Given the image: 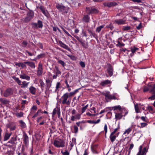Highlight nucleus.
<instances>
[{"instance_id": "obj_1", "label": "nucleus", "mask_w": 155, "mask_h": 155, "mask_svg": "<svg viewBox=\"0 0 155 155\" xmlns=\"http://www.w3.org/2000/svg\"><path fill=\"white\" fill-rule=\"evenodd\" d=\"M143 91L146 92L149 91L150 92L152 95L148 97V99L153 100L155 99V83L154 84H149L147 87H145L143 88Z\"/></svg>"}, {"instance_id": "obj_2", "label": "nucleus", "mask_w": 155, "mask_h": 155, "mask_svg": "<svg viewBox=\"0 0 155 155\" xmlns=\"http://www.w3.org/2000/svg\"><path fill=\"white\" fill-rule=\"evenodd\" d=\"M68 93H66L64 94L61 97V101L62 104H66L67 105H70L71 101L68 100Z\"/></svg>"}, {"instance_id": "obj_3", "label": "nucleus", "mask_w": 155, "mask_h": 155, "mask_svg": "<svg viewBox=\"0 0 155 155\" xmlns=\"http://www.w3.org/2000/svg\"><path fill=\"white\" fill-rule=\"evenodd\" d=\"M102 94L105 96V100L107 102L110 101L111 100H116L117 99L114 95H111L109 91L103 92L102 93Z\"/></svg>"}, {"instance_id": "obj_4", "label": "nucleus", "mask_w": 155, "mask_h": 155, "mask_svg": "<svg viewBox=\"0 0 155 155\" xmlns=\"http://www.w3.org/2000/svg\"><path fill=\"white\" fill-rule=\"evenodd\" d=\"M53 144L57 147H63L64 146L65 142L63 140L58 139L54 140Z\"/></svg>"}, {"instance_id": "obj_5", "label": "nucleus", "mask_w": 155, "mask_h": 155, "mask_svg": "<svg viewBox=\"0 0 155 155\" xmlns=\"http://www.w3.org/2000/svg\"><path fill=\"white\" fill-rule=\"evenodd\" d=\"M56 8L58 10L59 12H61L64 13H67L68 12V8L59 4L57 5Z\"/></svg>"}, {"instance_id": "obj_6", "label": "nucleus", "mask_w": 155, "mask_h": 155, "mask_svg": "<svg viewBox=\"0 0 155 155\" xmlns=\"http://www.w3.org/2000/svg\"><path fill=\"white\" fill-rule=\"evenodd\" d=\"M34 16V12L32 11H29L27 14V16L25 18L24 21L26 22L30 21Z\"/></svg>"}, {"instance_id": "obj_7", "label": "nucleus", "mask_w": 155, "mask_h": 155, "mask_svg": "<svg viewBox=\"0 0 155 155\" xmlns=\"http://www.w3.org/2000/svg\"><path fill=\"white\" fill-rule=\"evenodd\" d=\"M53 71V72L54 73L53 76V78L54 79L57 78V77L59 76V75L61 74V71L59 70L58 67L57 66H55Z\"/></svg>"}, {"instance_id": "obj_8", "label": "nucleus", "mask_w": 155, "mask_h": 155, "mask_svg": "<svg viewBox=\"0 0 155 155\" xmlns=\"http://www.w3.org/2000/svg\"><path fill=\"white\" fill-rule=\"evenodd\" d=\"M142 145L140 146L139 148V151L137 155H146L147 151V150L146 147H144L142 150Z\"/></svg>"}, {"instance_id": "obj_9", "label": "nucleus", "mask_w": 155, "mask_h": 155, "mask_svg": "<svg viewBox=\"0 0 155 155\" xmlns=\"http://www.w3.org/2000/svg\"><path fill=\"white\" fill-rule=\"evenodd\" d=\"M120 133L119 132H117L116 134H114L113 133H111L110 135L109 138L110 140L112 143H113L114 142L116 138L118 137Z\"/></svg>"}, {"instance_id": "obj_10", "label": "nucleus", "mask_w": 155, "mask_h": 155, "mask_svg": "<svg viewBox=\"0 0 155 155\" xmlns=\"http://www.w3.org/2000/svg\"><path fill=\"white\" fill-rule=\"evenodd\" d=\"M117 5V3L115 2H105L104 3V6L107 7L109 8L111 7L116 6Z\"/></svg>"}, {"instance_id": "obj_11", "label": "nucleus", "mask_w": 155, "mask_h": 155, "mask_svg": "<svg viewBox=\"0 0 155 155\" xmlns=\"http://www.w3.org/2000/svg\"><path fill=\"white\" fill-rule=\"evenodd\" d=\"M42 65L41 63H39L38 64L37 74L38 76H40L42 75Z\"/></svg>"}, {"instance_id": "obj_12", "label": "nucleus", "mask_w": 155, "mask_h": 155, "mask_svg": "<svg viewBox=\"0 0 155 155\" xmlns=\"http://www.w3.org/2000/svg\"><path fill=\"white\" fill-rule=\"evenodd\" d=\"M23 141L25 145L27 146L28 144L29 143V137L25 133V132H24L23 135Z\"/></svg>"}, {"instance_id": "obj_13", "label": "nucleus", "mask_w": 155, "mask_h": 155, "mask_svg": "<svg viewBox=\"0 0 155 155\" xmlns=\"http://www.w3.org/2000/svg\"><path fill=\"white\" fill-rule=\"evenodd\" d=\"M13 92L11 88H8L6 89L4 93V96L5 97H8L12 94Z\"/></svg>"}, {"instance_id": "obj_14", "label": "nucleus", "mask_w": 155, "mask_h": 155, "mask_svg": "<svg viewBox=\"0 0 155 155\" xmlns=\"http://www.w3.org/2000/svg\"><path fill=\"white\" fill-rule=\"evenodd\" d=\"M39 8L45 15L47 17L49 16V13L48 11L43 6H41Z\"/></svg>"}, {"instance_id": "obj_15", "label": "nucleus", "mask_w": 155, "mask_h": 155, "mask_svg": "<svg viewBox=\"0 0 155 155\" xmlns=\"http://www.w3.org/2000/svg\"><path fill=\"white\" fill-rule=\"evenodd\" d=\"M60 112V107L57 106L53 110L52 113V117H54L56 114H58Z\"/></svg>"}, {"instance_id": "obj_16", "label": "nucleus", "mask_w": 155, "mask_h": 155, "mask_svg": "<svg viewBox=\"0 0 155 155\" xmlns=\"http://www.w3.org/2000/svg\"><path fill=\"white\" fill-rule=\"evenodd\" d=\"M29 92L33 95H35L36 91V89L32 86H31L29 88Z\"/></svg>"}, {"instance_id": "obj_17", "label": "nucleus", "mask_w": 155, "mask_h": 155, "mask_svg": "<svg viewBox=\"0 0 155 155\" xmlns=\"http://www.w3.org/2000/svg\"><path fill=\"white\" fill-rule=\"evenodd\" d=\"M20 78L22 79H25L28 81H29L30 79V77L25 73L20 74Z\"/></svg>"}, {"instance_id": "obj_18", "label": "nucleus", "mask_w": 155, "mask_h": 155, "mask_svg": "<svg viewBox=\"0 0 155 155\" xmlns=\"http://www.w3.org/2000/svg\"><path fill=\"white\" fill-rule=\"evenodd\" d=\"M25 63H26L28 66H30L32 69H34L35 67V64L33 62L29 61H25Z\"/></svg>"}, {"instance_id": "obj_19", "label": "nucleus", "mask_w": 155, "mask_h": 155, "mask_svg": "<svg viewBox=\"0 0 155 155\" xmlns=\"http://www.w3.org/2000/svg\"><path fill=\"white\" fill-rule=\"evenodd\" d=\"M58 44L61 47L67 50H69V48L63 42H62V41H59Z\"/></svg>"}, {"instance_id": "obj_20", "label": "nucleus", "mask_w": 155, "mask_h": 155, "mask_svg": "<svg viewBox=\"0 0 155 155\" xmlns=\"http://www.w3.org/2000/svg\"><path fill=\"white\" fill-rule=\"evenodd\" d=\"M114 22L118 25H121L125 24V21L122 19H116L115 20Z\"/></svg>"}, {"instance_id": "obj_21", "label": "nucleus", "mask_w": 155, "mask_h": 155, "mask_svg": "<svg viewBox=\"0 0 155 155\" xmlns=\"http://www.w3.org/2000/svg\"><path fill=\"white\" fill-rule=\"evenodd\" d=\"M111 83V81L109 80H106L104 81L101 82L100 84V85L103 86H104L106 85L109 84Z\"/></svg>"}, {"instance_id": "obj_22", "label": "nucleus", "mask_w": 155, "mask_h": 155, "mask_svg": "<svg viewBox=\"0 0 155 155\" xmlns=\"http://www.w3.org/2000/svg\"><path fill=\"white\" fill-rule=\"evenodd\" d=\"M90 18L88 15H86L84 16L82 19V21L86 22H88L89 21Z\"/></svg>"}, {"instance_id": "obj_23", "label": "nucleus", "mask_w": 155, "mask_h": 155, "mask_svg": "<svg viewBox=\"0 0 155 155\" xmlns=\"http://www.w3.org/2000/svg\"><path fill=\"white\" fill-rule=\"evenodd\" d=\"M11 134L12 133H8L7 132H6L4 136V141H5L8 140L10 138Z\"/></svg>"}, {"instance_id": "obj_24", "label": "nucleus", "mask_w": 155, "mask_h": 155, "mask_svg": "<svg viewBox=\"0 0 155 155\" xmlns=\"http://www.w3.org/2000/svg\"><path fill=\"white\" fill-rule=\"evenodd\" d=\"M107 71L110 76H111L113 75L112 68L111 66L110 65L109 66L107 69Z\"/></svg>"}, {"instance_id": "obj_25", "label": "nucleus", "mask_w": 155, "mask_h": 155, "mask_svg": "<svg viewBox=\"0 0 155 155\" xmlns=\"http://www.w3.org/2000/svg\"><path fill=\"white\" fill-rule=\"evenodd\" d=\"M123 116L122 113H116L115 117L117 120H120L122 117Z\"/></svg>"}, {"instance_id": "obj_26", "label": "nucleus", "mask_w": 155, "mask_h": 155, "mask_svg": "<svg viewBox=\"0 0 155 155\" xmlns=\"http://www.w3.org/2000/svg\"><path fill=\"white\" fill-rule=\"evenodd\" d=\"M46 82L47 87L48 88V89L49 88L51 85L52 81L48 79L46 80Z\"/></svg>"}, {"instance_id": "obj_27", "label": "nucleus", "mask_w": 155, "mask_h": 155, "mask_svg": "<svg viewBox=\"0 0 155 155\" xmlns=\"http://www.w3.org/2000/svg\"><path fill=\"white\" fill-rule=\"evenodd\" d=\"M132 129L133 127H130L127 129L125 130V131L123 133V134H128L132 131Z\"/></svg>"}, {"instance_id": "obj_28", "label": "nucleus", "mask_w": 155, "mask_h": 155, "mask_svg": "<svg viewBox=\"0 0 155 155\" xmlns=\"http://www.w3.org/2000/svg\"><path fill=\"white\" fill-rule=\"evenodd\" d=\"M29 82H27L26 81H24L22 82V84H21V88H25L27 87L29 84Z\"/></svg>"}, {"instance_id": "obj_29", "label": "nucleus", "mask_w": 155, "mask_h": 155, "mask_svg": "<svg viewBox=\"0 0 155 155\" xmlns=\"http://www.w3.org/2000/svg\"><path fill=\"white\" fill-rule=\"evenodd\" d=\"M16 141V139L14 137H12L9 141H8V143H11L12 144H15V142Z\"/></svg>"}, {"instance_id": "obj_30", "label": "nucleus", "mask_w": 155, "mask_h": 155, "mask_svg": "<svg viewBox=\"0 0 155 155\" xmlns=\"http://www.w3.org/2000/svg\"><path fill=\"white\" fill-rule=\"evenodd\" d=\"M12 78L19 85H21V81L18 78H17L15 76H13Z\"/></svg>"}, {"instance_id": "obj_31", "label": "nucleus", "mask_w": 155, "mask_h": 155, "mask_svg": "<svg viewBox=\"0 0 155 155\" xmlns=\"http://www.w3.org/2000/svg\"><path fill=\"white\" fill-rule=\"evenodd\" d=\"M12 78L19 85H21V81L18 78H17L15 76H13Z\"/></svg>"}, {"instance_id": "obj_32", "label": "nucleus", "mask_w": 155, "mask_h": 155, "mask_svg": "<svg viewBox=\"0 0 155 155\" xmlns=\"http://www.w3.org/2000/svg\"><path fill=\"white\" fill-rule=\"evenodd\" d=\"M41 113H42V111L41 110L39 109L38 110L37 112H36L35 114L34 115L32 116V118H35L38 116L40 115V114Z\"/></svg>"}, {"instance_id": "obj_33", "label": "nucleus", "mask_w": 155, "mask_h": 155, "mask_svg": "<svg viewBox=\"0 0 155 155\" xmlns=\"http://www.w3.org/2000/svg\"><path fill=\"white\" fill-rule=\"evenodd\" d=\"M134 108L136 113H138L140 112L138 104H134Z\"/></svg>"}, {"instance_id": "obj_34", "label": "nucleus", "mask_w": 155, "mask_h": 155, "mask_svg": "<svg viewBox=\"0 0 155 155\" xmlns=\"http://www.w3.org/2000/svg\"><path fill=\"white\" fill-rule=\"evenodd\" d=\"M20 124V126L22 128H25L26 127L25 123L22 120H20L19 121Z\"/></svg>"}, {"instance_id": "obj_35", "label": "nucleus", "mask_w": 155, "mask_h": 155, "mask_svg": "<svg viewBox=\"0 0 155 155\" xmlns=\"http://www.w3.org/2000/svg\"><path fill=\"white\" fill-rule=\"evenodd\" d=\"M78 89L75 90L74 91L68 93V97L74 95L78 92Z\"/></svg>"}, {"instance_id": "obj_36", "label": "nucleus", "mask_w": 155, "mask_h": 155, "mask_svg": "<svg viewBox=\"0 0 155 155\" xmlns=\"http://www.w3.org/2000/svg\"><path fill=\"white\" fill-rule=\"evenodd\" d=\"M104 25L97 27L96 29V31L98 32H99L101 30V29L104 27Z\"/></svg>"}, {"instance_id": "obj_37", "label": "nucleus", "mask_w": 155, "mask_h": 155, "mask_svg": "<svg viewBox=\"0 0 155 155\" xmlns=\"http://www.w3.org/2000/svg\"><path fill=\"white\" fill-rule=\"evenodd\" d=\"M37 25L38 28H42L43 27L42 22L40 20H38L37 22Z\"/></svg>"}, {"instance_id": "obj_38", "label": "nucleus", "mask_w": 155, "mask_h": 155, "mask_svg": "<svg viewBox=\"0 0 155 155\" xmlns=\"http://www.w3.org/2000/svg\"><path fill=\"white\" fill-rule=\"evenodd\" d=\"M37 109V107L36 106H33L31 109V113H34L35 112V111H36Z\"/></svg>"}, {"instance_id": "obj_39", "label": "nucleus", "mask_w": 155, "mask_h": 155, "mask_svg": "<svg viewBox=\"0 0 155 155\" xmlns=\"http://www.w3.org/2000/svg\"><path fill=\"white\" fill-rule=\"evenodd\" d=\"M76 138H73L72 139V142L70 143V146L71 147H72L74 146V144H75L76 143Z\"/></svg>"}, {"instance_id": "obj_40", "label": "nucleus", "mask_w": 155, "mask_h": 155, "mask_svg": "<svg viewBox=\"0 0 155 155\" xmlns=\"http://www.w3.org/2000/svg\"><path fill=\"white\" fill-rule=\"evenodd\" d=\"M74 36L77 40L81 42L82 45H83V43L82 42V39L80 38L77 35H74Z\"/></svg>"}, {"instance_id": "obj_41", "label": "nucleus", "mask_w": 155, "mask_h": 155, "mask_svg": "<svg viewBox=\"0 0 155 155\" xmlns=\"http://www.w3.org/2000/svg\"><path fill=\"white\" fill-rule=\"evenodd\" d=\"M0 101L3 104H7L8 103V101L5 98H1L0 99Z\"/></svg>"}, {"instance_id": "obj_42", "label": "nucleus", "mask_w": 155, "mask_h": 155, "mask_svg": "<svg viewBox=\"0 0 155 155\" xmlns=\"http://www.w3.org/2000/svg\"><path fill=\"white\" fill-rule=\"evenodd\" d=\"M147 108L149 110L150 113H153L154 112L153 110L152 107L151 106H148L147 107Z\"/></svg>"}, {"instance_id": "obj_43", "label": "nucleus", "mask_w": 155, "mask_h": 155, "mask_svg": "<svg viewBox=\"0 0 155 155\" xmlns=\"http://www.w3.org/2000/svg\"><path fill=\"white\" fill-rule=\"evenodd\" d=\"M40 84L41 86V87L42 89L43 90V89L44 88V87L45 86V84L43 81H40Z\"/></svg>"}, {"instance_id": "obj_44", "label": "nucleus", "mask_w": 155, "mask_h": 155, "mask_svg": "<svg viewBox=\"0 0 155 155\" xmlns=\"http://www.w3.org/2000/svg\"><path fill=\"white\" fill-rule=\"evenodd\" d=\"M141 126H138L137 127L140 128H142L146 127L147 124L146 123H140Z\"/></svg>"}, {"instance_id": "obj_45", "label": "nucleus", "mask_w": 155, "mask_h": 155, "mask_svg": "<svg viewBox=\"0 0 155 155\" xmlns=\"http://www.w3.org/2000/svg\"><path fill=\"white\" fill-rule=\"evenodd\" d=\"M86 11L88 14H90L91 13V8L89 7H87L86 8Z\"/></svg>"}, {"instance_id": "obj_46", "label": "nucleus", "mask_w": 155, "mask_h": 155, "mask_svg": "<svg viewBox=\"0 0 155 155\" xmlns=\"http://www.w3.org/2000/svg\"><path fill=\"white\" fill-rule=\"evenodd\" d=\"M113 109L114 110H116L118 109L119 110H120L121 109V107L120 105H118L116 106H115L112 107Z\"/></svg>"}, {"instance_id": "obj_47", "label": "nucleus", "mask_w": 155, "mask_h": 155, "mask_svg": "<svg viewBox=\"0 0 155 155\" xmlns=\"http://www.w3.org/2000/svg\"><path fill=\"white\" fill-rule=\"evenodd\" d=\"M120 126L119 124H118L117 127V128L115 129L114 130V131L111 133H113L114 134H115V133H116L117 131L120 129Z\"/></svg>"}, {"instance_id": "obj_48", "label": "nucleus", "mask_w": 155, "mask_h": 155, "mask_svg": "<svg viewBox=\"0 0 155 155\" xmlns=\"http://www.w3.org/2000/svg\"><path fill=\"white\" fill-rule=\"evenodd\" d=\"M117 46H118L120 47L124 46V44L123 43H121L119 41H117Z\"/></svg>"}, {"instance_id": "obj_49", "label": "nucleus", "mask_w": 155, "mask_h": 155, "mask_svg": "<svg viewBox=\"0 0 155 155\" xmlns=\"http://www.w3.org/2000/svg\"><path fill=\"white\" fill-rule=\"evenodd\" d=\"M140 118L141 120L143 121L146 122L148 121V120L147 117H146L142 116L140 117Z\"/></svg>"}, {"instance_id": "obj_50", "label": "nucleus", "mask_w": 155, "mask_h": 155, "mask_svg": "<svg viewBox=\"0 0 155 155\" xmlns=\"http://www.w3.org/2000/svg\"><path fill=\"white\" fill-rule=\"evenodd\" d=\"M58 62L59 63L61 64L63 67H64L65 65V63L61 60H58Z\"/></svg>"}, {"instance_id": "obj_51", "label": "nucleus", "mask_w": 155, "mask_h": 155, "mask_svg": "<svg viewBox=\"0 0 155 155\" xmlns=\"http://www.w3.org/2000/svg\"><path fill=\"white\" fill-rule=\"evenodd\" d=\"M138 48H137L134 47L133 48L131 49V51L132 53L134 54L136 51L138 50Z\"/></svg>"}, {"instance_id": "obj_52", "label": "nucleus", "mask_w": 155, "mask_h": 155, "mask_svg": "<svg viewBox=\"0 0 155 155\" xmlns=\"http://www.w3.org/2000/svg\"><path fill=\"white\" fill-rule=\"evenodd\" d=\"M130 27L129 26H124L123 28V30L124 31L129 30L130 29Z\"/></svg>"}, {"instance_id": "obj_53", "label": "nucleus", "mask_w": 155, "mask_h": 155, "mask_svg": "<svg viewBox=\"0 0 155 155\" xmlns=\"http://www.w3.org/2000/svg\"><path fill=\"white\" fill-rule=\"evenodd\" d=\"M45 56V54H44V53L38 55L37 57V59H39L41 58L44 57Z\"/></svg>"}, {"instance_id": "obj_54", "label": "nucleus", "mask_w": 155, "mask_h": 155, "mask_svg": "<svg viewBox=\"0 0 155 155\" xmlns=\"http://www.w3.org/2000/svg\"><path fill=\"white\" fill-rule=\"evenodd\" d=\"M61 28L63 30V31L66 34H67L68 36L70 37H72L71 36V35H70L69 33L67 31H66L65 29L63 27H61Z\"/></svg>"}, {"instance_id": "obj_55", "label": "nucleus", "mask_w": 155, "mask_h": 155, "mask_svg": "<svg viewBox=\"0 0 155 155\" xmlns=\"http://www.w3.org/2000/svg\"><path fill=\"white\" fill-rule=\"evenodd\" d=\"M32 27L35 28H38L37 23H31Z\"/></svg>"}, {"instance_id": "obj_56", "label": "nucleus", "mask_w": 155, "mask_h": 155, "mask_svg": "<svg viewBox=\"0 0 155 155\" xmlns=\"http://www.w3.org/2000/svg\"><path fill=\"white\" fill-rule=\"evenodd\" d=\"M61 85V84L59 82H58L56 85V89L55 91H56L60 87Z\"/></svg>"}, {"instance_id": "obj_57", "label": "nucleus", "mask_w": 155, "mask_h": 155, "mask_svg": "<svg viewBox=\"0 0 155 155\" xmlns=\"http://www.w3.org/2000/svg\"><path fill=\"white\" fill-rule=\"evenodd\" d=\"M81 114H77L74 115L76 119L77 120H79L81 118Z\"/></svg>"}, {"instance_id": "obj_58", "label": "nucleus", "mask_w": 155, "mask_h": 155, "mask_svg": "<svg viewBox=\"0 0 155 155\" xmlns=\"http://www.w3.org/2000/svg\"><path fill=\"white\" fill-rule=\"evenodd\" d=\"M97 13V10L95 8H91V13Z\"/></svg>"}, {"instance_id": "obj_59", "label": "nucleus", "mask_w": 155, "mask_h": 155, "mask_svg": "<svg viewBox=\"0 0 155 155\" xmlns=\"http://www.w3.org/2000/svg\"><path fill=\"white\" fill-rule=\"evenodd\" d=\"M16 116L19 117H21L23 116V113L22 112H20L19 113L16 114Z\"/></svg>"}, {"instance_id": "obj_60", "label": "nucleus", "mask_w": 155, "mask_h": 155, "mask_svg": "<svg viewBox=\"0 0 155 155\" xmlns=\"http://www.w3.org/2000/svg\"><path fill=\"white\" fill-rule=\"evenodd\" d=\"M74 131L75 133H77L78 131V128L76 126H74Z\"/></svg>"}, {"instance_id": "obj_61", "label": "nucleus", "mask_w": 155, "mask_h": 155, "mask_svg": "<svg viewBox=\"0 0 155 155\" xmlns=\"http://www.w3.org/2000/svg\"><path fill=\"white\" fill-rule=\"evenodd\" d=\"M107 126L106 124H104V130L105 132V135H106L107 132Z\"/></svg>"}, {"instance_id": "obj_62", "label": "nucleus", "mask_w": 155, "mask_h": 155, "mask_svg": "<svg viewBox=\"0 0 155 155\" xmlns=\"http://www.w3.org/2000/svg\"><path fill=\"white\" fill-rule=\"evenodd\" d=\"M79 64L82 68H84L85 67V64L84 62L81 61L80 62Z\"/></svg>"}, {"instance_id": "obj_63", "label": "nucleus", "mask_w": 155, "mask_h": 155, "mask_svg": "<svg viewBox=\"0 0 155 155\" xmlns=\"http://www.w3.org/2000/svg\"><path fill=\"white\" fill-rule=\"evenodd\" d=\"M26 64L25 61L23 63L21 62V67L22 68H25L26 67Z\"/></svg>"}, {"instance_id": "obj_64", "label": "nucleus", "mask_w": 155, "mask_h": 155, "mask_svg": "<svg viewBox=\"0 0 155 155\" xmlns=\"http://www.w3.org/2000/svg\"><path fill=\"white\" fill-rule=\"evenodd\" d=\"M61 153H62L63 155H69V153L67 151L65 152L62 151Z\"/></svg>"}]
</instances>
